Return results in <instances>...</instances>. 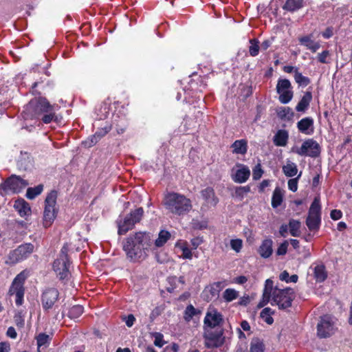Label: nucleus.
<instances>
[{
  "instance_id": "f257e3e1",
  "label": "nucleus",
  "mask_w": 352,
  "mask_h": 352,
  "mask_svg": "<svg viewBox=\"0 0 352 352\" xmlns=\"http://www.w3.org/2000/svg\"><path fill=\"white\" fill-rule=\"evenodd\" d=\"M153 244L152 234L147 231H138L131 233L122 242V250L126 258L132 262L144 260Z\"/></svg>"
},
{
  "instance_id": "f03ea898",
  "label": "nucleus",
  "mask_w": 352,
  "mask_h": 352,
  "mask_svg": "<svg viewBox=\"0 0 352 352\" xmlns=\"http://www.w3.org/2000/svg\"><path fill=\"white\" fill-rule=\"evenodd\" d=\"M21 116L25 120H42L49 124L56 120V107L45 98H35L24 107Z\"/></svg>"
},
{
  "instance_id": "7ed1b4c3",
  "label": "nucleus",
  "mask_w": 352,
  "mask_h": 352,
  "mask_svg": "<svg viewBox=\"0 0 352 352\" xmlns=\"http://www.w3.org/2000/svg\"><path fill=\"white\" fill-rule=\"evenodd\" d=\"M163 204L166 210L177 216H184L192 209V201L185 195L175 192H167L164 197Z\"/></svg>"
},
{
  "instance_id": "20e7f679",
  "label": "nucleus",
  "mask_w": 352,
  "mask_h": 352,
  "mask_svg": "<svg viewBox=\"0 0 352 352\" xmlns=\"http://www.w3.org/2000/svg\"><path fill=\"white\" fill-rule=\"evenodd\" d=\"M144 214L143 208L140 207L131 210L130 212L124 217H120L116 221L118 234H125L129 230H133L137 223H139Z\"/></svg>"
},
{
  "instance_id": "39448f33",
  "label": "nucleus",
  "mask_w": 352,
  "mask_h": 352,
  "mask_svg": "<svg viewBox=\"0 0 352 352\" xmlns=\"http://www.w3.org/2000/svg\"><path fill=\"white\" fill-rule=\"evenodd\" d=\"M114 112L112 115L111 128L113 126L118 134L123 133L128 126V121L126 118L127 109L126 105H128L126 101L114 102Z\"/></svg>"
},
{
  "instance_id": "423d86ee",
  "label": "nucleus",
  "mask_w": 352,
  "mask_h": 352,
  "mask_svg": "<svg viewBox=\"0 0 352 352\" xmlns=\"http://www.w3.org/2000/svg\"><path fill=\"white\" fill-rule=\"evenodd\" d=\"M295 297L296 294L292 288L278 289L275 287L272 294V305H276L280 309H285L292 307Z\"/></svg>"
},
{
  "instance_id": "0eeeda50",
  "label": "nucleus",
  "mask_w": 352,
  "mask_h": 352,
  "mask_svg": "<svg viewBox=\"0 0 352 352\" xmlns=\"http://www.w3.org/2000/svg\"><path fill=\"white\" fill-rule=\"evenodd\" d=\"M57 192L51 191L47 194L45 200L43 224L45 228L52 226L56 217L58 208L56 207Z\"/></svg>"
},
{
  "instance_id": "6e6552de",
  "label": "nucleus",
  "mask_w": 352,
  "mask_h": 352,
  "mask_svg": "<svg viewBox=\"0 0 352 352\" xmlns=\"http://www.w3.org/2000/svg\"><path fill=\"white\" fill-rule=\"evenodd\" d=\"M223 328L206 329L204 334L205 346L208 349L219 348L225 343Z\"/></svg>"
},
{
  "instance_id": "1a4fd4ad",
  "label": "nucleus",
  "mask_w": 352,
  "mask_h": 352,
  "mask_svg": "<svg viewBox=\"0 0 352 352\" xmlns=\"http://www.w3.org/2000/svg\"><path fill=\"white\" fill-rule=\"evenodd\" d=\"M25 276L23 272L19 274L12 281L8 294L10 296L15 295V303L21 306L23 302L25 289L23 287Z\"/></svg>"
},
{
  "instance_id": "9d476101",
  "label": "nucleus",
  "mask_w": 352,
  "mask_h": 352,
  "mask_svg": "<svg viewBox=\"0 0 352 352\" xmlns=\"http://www.w3.org/2000/svg\"><path fill=\"white\" fill-rule=\"evenodd\" d=\"M292 151L300 156H309L313 158L318 157L321 151L319 144L312 138L305 140L300 148Z\"/></svg>"
},
{
  "instance_id": "9b49d317",
  "label": "nucleus",
  "mask_w": 352,
  "mask_h": 352,
  "mask_svg": "<svg viewBox=\"0 0 352 352\" xmlns=\"http://www.w3.org/2000/svg\"><path fill=\"white\" fill-rule=\"evenodd\" d=\"M28 185V182L21 177L12 175L0 185V187L6 192H19Z\"/></svg>"
},
{
  "instance_id": "f8f14e48",
  "label": "nucleus",
  "mask_w": 352,
  "mask_h": 352,
  "mask_svg": "<svg viewBox=\"0 0 352 352\" xmlns=\"http://www.w3.org/2000/svg\"><path fill=\"white\" fill-rule=\"evenodd\" d=\"M59 292L57 289L49 287L45 289L41 294V305L45 311L52 309L58 301Z\"/></svg>"
},
{
  "instance_id": "ddd939ff",
  "label": "nucleus",
  "mask_w": 352,
  "mask_h": 352,
  "mask_svg": "<svg viewBox=\"0 0 352 352\" xmlns=\"http://www.w3.org/2000/svg\"><path fill=\"white\" fill-rule=\"evenodd\" d=\"M34 245L31 243H25L19 246L14 250L10 252L9 260L10 263H16L27 258L33 252Z\"/></svg>"
},
{
  "instance_id": "4468645a",
  "label": "nucleus",
  "mask_w": 352,
  "mask_h": 352,
  "mask_svg": "<svg viewBox=\"0 0 352 352\" xmlns=\"http://www.w3.org/2000/svg\"><path fill=\"white\" fill-rule=\"evenodd\" d=\"M333 323L327 316L321 318L320 322L317 325V333L318 337L326 338L330 337L333 333Z\"/></svg>"
},
{
  "instance_id": "2eb2a0df",
  "label": "nucleus",
  "mask_w": 352,
  "mask_h": 352,
  "mask_svg": "<svg viewBox=\"0 0 352 352\" xmlns=\"http://www.w3.org/2000/svg\"><path fill=\"white\" fill-rule=\"evenodd\" d=\"M69 260H59L56 259L53 263V269L56 272V276L60 280H67L70 276L69 270Z\"/></svg>"
},
{
  "instance_id": "dca6fc26",
  "label": "nucleus",
  "mask_w": 352,
  "mask_h": 352,
  "mask_svg": "<svg viewBox=\"0 0 352 352\" xmlns=\"http://www.w3.org/2000/svg\"><path fill=\"white\" fill-rule=\"evenodd\" d=\"M223 322V315L215 309L211 311H208L204 318V324L209 329L220 327V325Z\"/></svg>"
},
{
  "instance_id": "f3484780",
  "label": "nucleus",
  "mask_w": 352,
  "mask_h": 352,
  "mask_svg": "<svg viewBox=\"0 0 352 352\" xmlns=\"http://www.w3.org/2000/svg\"><path fill=\"white\" fill-rule=\"evenodd\" d=\"M239 168L236 171L235 174L232 175V179L239 184L245 182L250 176V170L248 167L243 164H236V165Z\"/></svg>"
},
{
  "instance_id": "a211bd4d",
  "label": "nucleus",
  "mask_w": 352,
  "mask_h": 352,
  "mask_svg": "<svg viewBox=\"0 0 352 352\" xmlns=\"http://www.w3.org/2000/svg\"><path fill=\"white\" fill-rule=\"evenodd\" d=\"M257 252L263 258H270L273 253V241L270 238L265 239L262 241Z\"/></svg>"
},
{
  "instance_id": "6ab92c4d",
  "label": "nucleus",
  "mask_w": 352,
  "mask_h": 352,
  "mask_svg": "<svg viewBox=\"0 0 352 352\" xmlns=\"http://www.w3.org/2000/svg\"><path fill=\"white\" fill-rule=\"evenodd\" d=\"M314 122L312 118L306 117L298 122L297 128L302 133L311 135L314 133Z\"/></svg>"
},
{
  "instance_id": "aec40b11",
  "label": "nucleus",
  "mask_w": 352,
  "mask_h": 352,
  "mask_svg": "<svg viewBox=\"0 0 352 352\" xmlns=\"http://www.w3.org/2000/svg\"><path fill=\"white\" fill-rule=\"evenodd\" d=\"M312 38L313 34H310L298 38V41L300 45H304L307 49L311 50V52L315 53L320 47V45L318 42H315Z\"/></svg>"
},
{
  "instance_id": "412c9836",
  "label": "nucleus",
  "mask_w": 352,
  "mask_h": 352,
  "mask_svg": "<svg viewBox=\"0 0 352 352\" xmlns=\"http://www.w3.org/2000/svg\"><path fill=\"white\" fill-rule=\"evenodd\" d=\"M202 198L208 204L216 206L219 202L218 197L215 195L214 189L212 187H207L201 191Z\"/></svg>"
},
{
  "instance_id": "4be33fe9",
  "label": "nucleus",
  "mask_w": 352,
  "mask_h": 352,
  "mask_svg": "<svg viewBox=\"0 0 352 352\" xmlns=\"http://www.w3.org/2000/svg\"><path fill=\"white\" fill-rule=\"evenodd\" d=\"M14 208L21 217L31 214V208L30 204L23 199L16 200L14 204Z\"/></svg>"
},
{
  "instance_id": "5701e85b",
  "label": "nucleus",
  "mask_w": 352,
  "mask_h": 352,
  "mask_svg": "<svg viewBox=\"0 0 352 352\" xmlns=\"http://www.w3.org/2000/svg\"><path fill=\"white\" fill-rule=\"evenodd\" d=\"M108 133L107 129L102 128L99 131H96V133L90 137H89L87 140L82 142V145L85 148H90L95 145L98 140L105 135Z\"/></svg>"
},
{
  "instance_id": "b1692460",
  "label": "nucleus",
  "mask_w": 352,
  "mask_h": 352,
  "mask_svg": "<svg viewBox=\"0 0 352 352\" xmlns=\"http://www.w3.org/2000/svg\"><path fill=\"white\" fill-rule=\"evenodd\" d=\"M312 100V93L310 91L305 92L304 95L296 106V111L298 112H305Z\"/></svg>"
},
{
  "instance_id": "393cba45",
  "label": "nucleus",
  "mask_w": 352,
  "mask_h": 352,
  "mask_svg": "<svg viewBox=\"0 0 352 352\" xmlns=\"http://www.w3.org/2000/svg\"><path fill=\"white\" fill-rule=\"evenodd\" d=\"M231 148L233 153L245 155L248 148V141L245 139L235 140L232 144Z\"/></svg>"
},
{
  "instance_id": "a878e982",
  "label": "nucleus",
  "mask_w": 352,
  "mask_h": 352,
  "mask_svg": "<svg viewBox=\"0 0 352 352\" xmlns=\"http://www.w3.org/2000/svg\"><path fill=\"white\" fill-rule=\"evenodd\" d=\"M289 139V134L286 130H278L274 136V144L277 146H285Z\"/></svg>"
},
{
  "instance_id": "bb28decb",
  "label": "nucleus",
  "mask_w": 352,
  "mask_h": 352,
  "mask_svg": "<svg viewBox=\"0 0 352 352\" xmlns=\"http://www.w3.org/2000/svg\"><path fill=\"white\" fill-rule=\"evenodd\" d=\"M304 6V0H286L283 9L287 12H294Z\"/></svg>"
},
{
  "instance_id": "cd10ccee",
  "label": "nucleus",
  "mask_w": 352,
  "mask_h": 352,
  "mask_svg": "<svg viewBox=\"0 0 352 352\" xmlns=\"http://www.w3.org/2000/svg\"><path fill=\"white\" fill-rule=\"evenodd\" d=\"M314 277L318 283H322L327 279V272L324 265H318L314 267Z\"/></svg>"
},
{
  "instance_id": "c85d7f7f",
  "label": "nucleus",
  "mask_w": 352,
  "mask_h": 352,
  "mask_svg": "<svg viewBox=\"0 0 352 352\" xmlns=\"http://www.w3.org/2000/svg\"><path fill=\"white\" fill-rule=\"evenodd\" d=\"M283 201V192L282 189L277 186L275 188L272 197V206L276 208L280 206Z\"/></svg>"
},
{
  "instance_id": "c756f323",
  "label": "nucleus",
  "mask_w": 352,
  "mask_h": 352,
  "mask_svg": "<svg viewBox=\"0 0 352 352\" xmlns=\"http://www.w3.org/2000/svg\"><path fill=\"white\" fill-rule=\"evenodd\" d=\"M321 223V217L309 215L306 219V225L310 231L318 230Z\"/></svg>"
},
{
  "instance_id": "7c9ffc66",
  "label": "nucleus",
  "mask_w": 352,
  "mask_h": 352,
  "mask_svg": "<svg viewBox=\"0 0 352 352\" xmlns=\"http://www.w3.org/2000/svg\"><path fill=\"white\" fill-rule=\"evenodd\" d=\"M265 345L263 340L258 338H253L250 342V352H264Z\"/></svg>"
},
{
  "instance_id": "2f4dec72",
  "label": "nucleus",
  "mask_w": 352,
  "mask_h": 352,
  "mask_svg": "<svg viewBox=\"0 0 352 352\" xmlns=\"http://www.w3.org/2000/svg\"><path fill=\"white\" fill-rule=\"evenodd\" d=\"M170 233L165 230H162L158 234V237L154 241V244L157 248H161L170 239Z\"/></svg>"
},
{
  "instance_id": "473e14b6",
  "label": "nucleus",
  "mask_w": 352,
  "mask_h": 352,
  "mask_svg": "<svg viewBox=\"0 0 352 352\" xmlns=\"http://www.w3.org/2000/svg\"><path fill=\"white\" fill-rule=\"evenodd\" d=\"M309 215L321 217V205L319 197H316L311 204Z\"/></svg>"
},
{
  "instance_id": "72a5a7b5",
  "label": "nucleus",
  "mask_w": 352,
  "mask_h": 352,
  "mask_svg": "<svg viewBox=\"0 0 352 352\" xmlns=\"http://www.w3.org/2000/svg\"><path fill=\"white\" fill-rule=\"evenodd\" d=\"M283 172L285 176L292 177L298 173L297 165L292 162H288L283 166Z\"/></svg>"
},
{
  "instance_id": "f704fd0d",
  "label": "nucleus",
  "mask_w": 352,
  "mask_h": 352,
  "mask_svg": "<svg viewBox=\"0 0 352 352\" xmlns=\"http://www.w3.org/2000/svg\"><path fill=\"white\" fill-rule=\"evenodd\" d=\"M294 77L296 82L298 83L299 86L306 87L311 82L308 77L303 76L299 72L298 68L295 69Z\"/></svg>"
},
{
  "instance_id": "c9c22d12",
  "label": "nucleus",
  "mask_w": 352,
  "mask_h": 352,
  "mask_svg": "<svg viewBox=\"0 0 352 352\" xmlns=\"http://www.w3.org/2000/svg\"><path fill=\"white\" fill-rule=\"evenodd\" d=\"M289 232L293 236H300V222L298 220L291 219L289 221Z\"/></svg>"
},
{
  "instance_id": "e433bc0d",
  "label": "nucleus",
  "mask_w": 352,
  "mask_h": 352,
  "mask_svg": "<svg viewBox=\"0 0 352 352\" xmlns=\"http://www.w3.org/2000/svg\"><path fill=\"white\" fill-rule=\"evenodd\" d=\"M292 87L290 81L288 79L279 78L276 85L277 93H280L284 91L292 90Z\"/></svg>"
},
{
  "instance_id": "4c0bfd02",
  "label": "nucleus",
  "mask_w": 352,
  "mask_h": 352,
  "mask_svg": "<svg viewBox=\"0 0 352 352\" xmlns=\"http://www.w3.org/2000/svg\"><path fill=\"white\" fill-rule=\"evenodd\" d=\"M43 190V185L39 184L34 188H28L26 191V197L29 199H34Z\"/></svg>"
},
{
  "instance_id": "58836bf2",
  "label": "nucleus",
  "mask_w": 352,
  "mask_h": 352,
  "mask_svg": "<svg viewBox=\"0 0 352 352\" xmlns=\"http://www.w3.org/2000/svg\"><path fill=\"white\" fill-rule=\"evenodd\" d=\"M199 313V311L197 309H196L193 305H188L186 307V309L184 310V319L185 320L186 322H189L192 320L193 316H196Z\"/></svg>"
},
{
  "instance_id": "ea45409f",
  "label": "nucleus",
  "mask_w": 352,
  "mask_h": 352,
  "mask_svg": "<svg viewBox=\"0 0 352 352\" xmlns=\"http://www.w3.org/2000/svg\"><path fill=\"white\" fill-rule=\"evenodd\" d=\"M274 314V311L270 307L264 308L260 314L261 318L268 324H272L274 322V319L272 317V315Z\"/></svg>"
},
{
  "instance_id": "a19ab883",
  "label": "nucleus",
  "mask_w": 352,
  "mask_h": 352,
  "mask_svg": "<svg viewBox=\"0 0 352 352\" xmlns=\"http://www.w3.org/2000/svg\"><path fill=\"white\" fill-rule=\"evenodd\" d=\"M110 111V105L107 102H104L97 109V115L100 120L105 119L108 117Z\"/></svg>"
},
{
  "instance_id": "79ce46f5",
  "label": "nucleus",
  "mask_w": 352,
  "mask_h": 352,
  "mask_svg": "<svg viewBox=\"0 0 352 352\" xmlns=\"http://www.w3.org/2000/svg\"><path fill=\"white\" fill-rule=\"evenodd\" d=\"M84 308L82 306L77 305H74L69 310L68 316L72 319L79 318L83 313Z\"/></svg>"
},
{
  "instance_id": "37998d69",
  "label": "nucleus",
  "mask_w": 352,
  "mask_h": 352,
  "mask_svg": "<svg viewBox=\"0 0 352 352\" xmlns=\"http://www.w3.org/2000/svg\"><path fill=\"white\" fill-rule=\"evenodd\" d=\"M19 164L21 168L26 170L32 165L30 154L28 153H21V157L19 161Z\"/></svg>"
},
{
  "instance_id": "c03bdc74",
  "label": "nucleus",
  "mask_w": 352,
  "mask_h": 352,
  "mask_svg": "<svg viewBox=\"0 0 352 352\" xmlns=\"http://www.w3.org/2000/svg\"><path fill=\"white\" fill-rule=\"evenodd\" d=\"M250 45L249 47V53L252 56H256L259 53V41L257 38H252L249 41Z\"/></svg>"
},
{
  "instance_id": "a18cd8bd",
  "label": "nucleus",
  "mask_w": 352,
  "mask_h": 352,
  "mask_svg": "<svg viewBox=\"0 0 352 352\" xmlns=\"http://www.w3.org/2000/svg\"><path fill=\"white\" fill-rule=\"evenodd\" d=\"M238 296V292L231 288L226 289L223 294V299L225 300L226 302H228L235 300L236 298H237Z\"/></svg>"
},
{
  "instance_id": "49530a36",
  "label": "nucleus",
  "mask_w": 352,
  "mask_h": 352,
  "mask_svg": "<svg viewBox=\"0 0 352 352\" xmlns=\"http://www.w3.org/2000/svg\"><path fill=\"white\" fill-rule=\"evenodd\" d=\"M278 94H279L278 100L282 104L289 103L294 96L292 90L284 91Z\"/></svg>"
},
{
  "instance_id": "de8ad7c7",
  "label": "nucleus",
  "mask_w": 352,
  "mask_h": 352,
  "mask_svg": "<svg viewBox=\"0 0 352 352\" xmlns=\"http://www.w3.org/2000/svg\"><path fill=\"white\" fill-rule=\"evenodd\" d=\"M280 280L285 281L286 283H296L298 280V276L296 274L289 276V273L285 270L283 271L279 276Z\"/></svg>"
},
{
  "instance_id": "09e8293b",
  "label": "nucleus",
  "mask_w": 352,
  "mask_h": 352,
  "mask_svg": "<svg viewBox=\"0 0 352 352\" xmlns=\"http://www.w3.org/2000/svg\"><path fill=\"white\" fill-rule=\"evenodd\" d=\"M274 282L271 279L268 278L265 280V287L263 289V294L268 295L272 298V294L274 292Z\"/></svg>"
},
{
  "instance_id": "8fccbe9b",
  "label": "nucleus",
  "mask_w": 352,
  "mask_h": 352,
  "mask_svg": "<svg viewBox=\"0 0 352 352\" xmlns=\"http://www.w3.org/2000/svg\"><path fill=\"white\" fill-rule=\"evenodd\" d=\"M223 287V283L222 282H216L212 284L210 287V293L212 295V296H217Z\"/></svg>"
},
{
  "instance_id": "3c124183",
  "label": "nucleus",
  "mask_w": 352,
  "mask_h": 352,
  "mask_svg": "<svg viewBox=\"0 0 352 352\" xmlns=\"http://www.w3.org/2000/svg\"><path fill=\"white\" fill-rule=\"evenodd\" d=\"M50 340V338L48 335L45 333H40L36 337V342L38 347H41L42 346L45 345L49 343Z\"/></svg>"
},
{
  "instance_id": "603ef678",
  "label": "nucleus",
  "mask_w": 352,
  "mask_h": 352,
  "mask_svg": "<svg viewBox=\"0 0 352 352\" xmlns=\"http://www.w3.org/2000/svg\"><path fill=\"white\" fill-rule=\"evenodd\" d=\"M301 176V173L296 177L293 179H289L287 184H288V188L291 191L295 192L298 190V181Z\"/></svg>"
},
{
  "instance_id": "864d4df0",
  "label": "nucleus",
  "mask_w": 352,
  "mask_h": 352,
  "mask_svg": "<svg viewBox=\"0 0 352 352\" xmlns=\"http://www.w3.org/2000/svg\"><path fill=\"white\" fill-rule=\"evenodd\" d=\"M263 174V170L260 164H256L252 170V177L254 180H258L261 178Z\"/></svg>"
},
{
  "instance_id": "5fc2aeb1",
  "label": "nucleus",
  "mask_w": 352,
  "mask_h": 352,
  "mask_svg": "<svg viewBox=\"0 0 352 352\" xmlns=\"http://www.w3.org/2000/svg\"><path fill=\"white\" fill-rule=\"evenodd\" d=\"M288 245H289V243H288L287 241H284L282 243H280L276 250V255H278V256L285 255L287 252Z\"/></svg>"
},
{
  "instance_id": "6e6d98bb",
  "label": "nucleus",
  "mask_w": 352,
  "mask_h": 352,
  "mask_svg": "<svg viewBox=\"0 0 352 352\" xmlns=\"http://www.w3.org/2000/svg\"><path fill=\"white\" fill-rule=\"evenodd\" d=\"M230 246L236 252H239L243 246V241L239 239H232L230 241Z\"/></svg>"
},
{
  "instance_id": "4d7b16f0",
  "label": "nucleus",
  "mask_w": 352,
  "mask_h": 352,
  "mask_svg": "<svg viewBox=\"0 0 352 352\" xmlns=\"http://www.w3.org/2000/svg\"><path fill=\"white\" fill-rule=\"evenodd\" d=\"M330 56V52L329 50H324L321 53L318 54V60L320 63L327 64L329 63V61L327 59Z\"/></svg>"
},
{
  "instance_id": "13d9d810",
  "label": "nucleus",
  "mask_w": 352,
  "mask_h": 352,
  "mask_svg": "<svg viewBox=\"0 0 352 352\" xmlns=\"http://www.w3.org/2000/svg\"><path fill=\"white\" fill-rule=\"evenodd\" d=\"M162 309L160 307H155L151 312L150 320L153 321L157 317L160 316L162 313Z\"/></svg>"
},
{
  "instance_id": "bf43d9fd",
  "label": "nucleus",
  "mask_w": 352,
  "mask_h": 352,
  "mask_svg": "<svg viewBox=\"0 0 352 352\" xmlns=\"http://www.w3.org/2000/svg\"><path fill=\"white\" fill-rule=\"evenodd\" d=\"M69 248L67 244L64 245L60 250V253L59 254V256L57 259L59 260H69L67 252H68Z\"/></svg>"
},
{
  "instance_id": "052dcab7",
  "label": "nucleus",
  "mask_w": 352,
  "mask_h": 352,
  "mask_svg": "<svg viewBox=\"0 0 352 352\" xmlns=\"http://www.w3.org/2000/svg\"><path fill=\"white\" fill-rule=\"evenodd\" d=\"M330 217L333 220L337 221L342 218V212L340 210L333 209L331 211Z\"/></svg>"
},
{
  "instance_id": "680f3d73",
  "label": "nucleus",
  "mask_w": 352,
  "mask_h": 352,
  "mask_svg": "<svg viewBox=\"0 0 352 352\" xmlns=\"http://www.w3.org/2000/svg\"><path fill=\"white\" fill-rule=\"evenodd\" d=\"M287 115H290L291 116H292L294 115V113L292 111L290 107H283L279 113V116L281 118H285Z\"/></svg>"
},
{
  "instance_id": "e2e57ef3",
  "label": "nucleus",
  "mask_w": 352,
  "mask_h": 352,
  "mask_svg": "<svg viewBox=\"0 0 352 352\" xmlns=\"http://www.w3.org/2000/svg\"><path fill=\"white\" fill-rule=\"evenodd\" d=\"M333 35V27H328L325 29L324 31L322 32V36L324 38H329Z\"/></svg>"
},
{
  "instance_id": "0e129e2a",
  "label": "nucleus",
  "mask_w": 352,
  "mask_h": 352,
  "mask_svg": "<svg viewBox=\"0 0 352 352\" xmlns=\"http://www.w3.org/2000/svg\"><path fill=\"white\" fill-rule=\"evenodd\" d=\"M271 296H269L268 295L263 294L262 296V299L258 302V307H263L265 305H266L270 300Z\"/></svg>"
},
{
  "instance_id": "69168bd1",
  "label": "nucleus",
  "mask_w": 352,
  "mask_h": 352,
  "mask_svg": "<svg viewBox=\"0 0 352 352\" xmlns=\"http://www.w3.org/2000/svg\"><path fill=\"white\" fill-rule=\"evenodd\" d=\"M182 257L184 258L191 259L192 257V254L191 250L188 248H182Z\"/></svg>"
},
{
  "instance_id": "338daca9",
  "label": "nucleus",
  "mask_w": 352,
  "mask_h": 352,
  "mask_svg": "<svg viewBox=\"0 0 352 352\" xmlns=\"http://www.w3.org/2000/svg\"><path fill=\"white\" fill-rule=\"evenodd\" d=\"M135 321V318L133 314H129L126 318L125 323L128 327H131Z\"/></svg>"
},
{
  "instance_id": "774afa93",
  "label": "nucleus",
  "mask_w": 352,
  "mask_h": 352,
  "mask_svg": "<svg viewBox=\"0 0 352 352\" xmlns=\"http://www.w3.org/2000/svg\"><path fill=\"white\" fill-rule=\"evenodd\" d=\"M6 335L8 337H10V338H12V339H15L17 336L16 331L13 327H10L8 329Z\"/></svg>"
}]
</instances>
